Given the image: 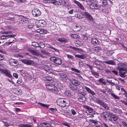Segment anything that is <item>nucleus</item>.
<instances>
[{
  "instance_id": "1",
  "label": "nucleus",
  "mask_w": 127,
  "mask_h": 127,
  "mask_svg": "<svg viewBox=\"0 0 127 127\" xmlns=\"http://www.w3.org/2000/svg\"><path fill=\"white\" fill-rule=\"evenodd\" d=\"M118 69L119 70L120 76L122 77H125L127 76V65L123 63H119L118 64Z\"/></svg>"
},
{
  "instance_id": "2",
  "label": "nucleus",
  "mask_w": 127,
  "mask_h": 127,
  "mask_svg": "<svg viewBox=\"0 0 127 127\" xmlns=\"http://www.w3.org/2000/svg\"><path fill=\"white\" fill-rule=\"evenodd\" d=\"M68 102H69L68 100L66 99L62 98H59L57 101L58 104L62 107H64L68 106V105H66L68 104Z\"/></svg>"
},
{
  "instance_id": "3",
  "label": "nucleus",
  "mask_w": 127,
  "mask_h": 127,
  "mask_svg": "<svg viewBox=\"0 0 127 127\" xmlns=\"http://www.w3.org/2000/svg\"><path fill=\"white\" fill-rule=\"evenodd\" d=\"M81 14L83 17H81V18H86L91 21H92L94 20L92 15L87 12H83Z\"/></svg>"
},
{
  "instance_id": "4",
  "label": "nucleus",
  "mask_w": 127,
  "mask_h": 127,
  "mask_svg": "<svg viewBox=\"0 0 127 127\" xmlns=\"http://www.w3.org/2000/svg\"><path fill=\"white\" fill-rule=\"evenodd\" d=\"M86 93L85 92H81L79 94V97L78 98V100L80 102H83L86 100Z\"/></svg>"
},
{
  "instance_id": "5",
  "label": "nucleus",
  "mask_w": 127,
  "mask_h": 127,
  "mask_svg": "<svg viewBox=\"0 0 127 127\" xmlns=\"http://www.w3.org/2000/svg\"><path fill=\"white\" fill-rule=\"evenodd\" d=\"M50 60L53 61L55 64L60 65L62 63V60L59 58L55 57H51L50 58Z\"/></svg>"
},
{
  "instance_id": "6",
  "label": "nucleus",
  "mask_w": 127,
  "mask_h": 127,
  "mask_svg": "<svg viewBox=\"0 0 127 127\" xmlns=\"http://www.w3.org/2000/svg\"><path fill=\"white\" fill-rule=\"evenodd\" d=\"M19 22L20 23L26 24H29L28 25V26L29 28L31 29L33 28V25L32 24L30 23L29 24V21L27 19L25 18H23L21 20H20Z\"/></svg>"
},
{
  "instance_id": "7",
  "label": "nucleus",
  "mask_w": 127,
  "mask_h": 127,
  "mask_svg": "<svg viewBox=\"0 0 127 127\" xmlns=\"http://www.w3.org/2000/svg\"><path fill=\"white\" fill-rule=\"evenodd\" d=\"M2 72L5 74V76L9 78H11L12 76L11 75L10 71L7 69H0V73Z\"/></svg>"
},
{
  "instance_id": "8",
  "label": "nucleus",
  "mask_w": 127,
  "mask_h": 127,
  "mask_svg": "<svg viewBox=\"0 0 127 127\" xmlns=\"http://www.w3.org/2000/svg\"><path fill=\"white\" fill-rule=\"evenodd\" d=\"M102 116L107 121H111V113L109 112L108 114L106 112H104L102 113Z\"/></svg>"
},
{
  "instance_id": "9",
  "label": "nucleus",
  "mask_w": 127,
  "mask_h": 127,
  "mask_svg": "<svg viewBox=\"0 0 127 127\" xmlns=\"http://www.w3.org/2000/svg\"><path fill=\"white\" fill-rule=\"evenodd\" d=\"M32 15L34 17H37L40 16L41 14V12L38 9L34 8L32 11Z\"/></svg>"
},
{
  "instance_id": "10",
  "label": "nucleus",
  "mask_w": 127,
  "mask_h": 127,
  "mask_svg": "<svg viewBox=\"0 0 127 127\" xmlns=\"http://www.w3.org/2000/svg\"><path fill=\"white\" fill-rule=\"evenodd\" d=\"M21 61L23 63L28 65H33L34 64V62L31 60L24 59Z\"/></svg>"
},
{
  "instance_id": "11",
  "label": "nucleus",
  "mask_w": 127,
  "mask_h": 127,
  "mask_svg": "<svg viewBox=\"0 0 127 127\" xmlns=\"http://www.w3.org/2000/svg\"><path fill=\"white\" fill-rule=\"evenodd\" d=\"M9 64L11 66H16L18 64V61L17 60L11 58L8 60Z\"/></svg>"
},
{
  "instance_id": "12",
  "label": "nucleus",
  "mask_w": 127,
  "mask_h": 127,
  "mask_svg": "<svg viewBox=\"0 0 127 127\" xmlns=\"http://www.w3.org/2000/svg\"><path fill=\"white\" fill-rule=\"evenodd\" d=\"M69 80L70 82L71 83V84L78 86L80 85V82L76 79L72 78L69 79Z\"/></svg>"
},
{
  "instance_id": "13",
  "label": "nucleus",
  "mask_w": 127,
  "mask_h": 127,
  "mask_svg": "<svg viewBox=\"0 0 127 127\" xmlns=\"http://www.w3.org/2000/svg\"><path fill=\"white\" fill-rule=\"evenodd\" d=\"M60 78L61 80L64 81H66L67 80H69L67 74L64 73H60L59 74Z\"/></svg>"
},
{
  "instance_id": "14",
  "label": "nucleus",
  "mask_w": 127,
  "mask_h": 127,
  "mask_svg": "<svg viewBox=\"0 0 127 127\" xmlns=\"http://www.w3.org/2000/svg\"><path fill=\"white\" fill-rule=\"evenodd\" d=\"M90 7L92 9H97L99 8L100 7L97 4L95 3H92L90 5Z\"/></svg>"
},
{
  "instance_id": "15",
  "label": "nucleus",
  "mask_w": 127,
  "mask_h": 127,
  "mask_svg": "<svg viewBox=\"0 0 127 127\" xmlns=\"http://www.w3.org/2000/svg\"><path fill=\"white\" fill-rule=\"evenodd\" d=\"M73 1L76 4L80 9L83 10L85 11V9L84 8V7L82 4L79 2L75 0H74Z\"/></svg>"
},
{
  "instance_id": "16",
  "label": "nucleus",
  "mask_w": 127,
  "mask_h": 127,
  "mask_svg": "<svg viewBox=\"0 0 127 127\" xmlns=\"http://www.w3.org/2000/svg\"><path fill=\"white\" fill-rule=\"evenodd\" d=\"M54 94L59 95L60 94V90L59 89H58L56 87L53 88L52 91Z\"/></svg>"
},
{
  "instance_id": "17",
  "label": "nucleus",
  "mask_w": 127,
  "mask_h": 127,
  "mask_svg": "<svg viewBox=\"0 0 127 127\" xmlns=\"http://www.w3.org/2000/svg\"><path fill=\"white\" fill-rule=\"evenodd\" d=\"M85 89L87 92L91 94L92 95H95V96H96V95L95 93L94 92L92 91L89 88L87 87H85Z\"/></svg>"
},
{
  "instance_id": "18",
  "label": "nucleus",
  "mask_w": 127,
  "mask_h": 127,
  "mask_svg": "<svg viewBox=\"0 0 127 127\" xmlns=\"http://www.w3.org/2000/svg\"><path fill=\"white\" fill-rule=\"evenodd\" d=\"M91 42L92 44L95 45H98L100 43L98 40L95 37H93L92 39Z\"/></svg>"
},
{
  "instance_id": "19",
  "label": "nucleus",
  "mask_w": 127,
  "mask_h": 127,
  "mask_svg": "<svg viewBox=\"0 0 127 127\" xmlns=\"http://www.w3.org/2000/svg\"><path fill=\"white\" fill-rule=\"evenodd\" d=\"M39 24L40 27H44L46 25L47 23L46 21L43 20H40L39 21Z\"/></svg>"
},
{
  "instance_id": "20",
  "label": "nucleus",
  "mask_w": 127,
  "mask_h": 127,
  "mask_svg": "<svg viewBox=\"0 0 127 127\" xmlns=\"http://www.w3.org/2000/svg\"><path fill=\"white\" fill-rule=\"evenodd\" d=\"M78 86L71 83H69V87L71 90L72 91L77 90L78 88Z\"/></svg>"
},
{
  "instance_id": "21",
  "label": "nucleus",
  "mask_w": 127,
  "mask_h": 127,
  "mask_svg": "<svg viewBox=\"0 0 127 127\" xmlns=\"http://www.w3.org/2000/svg\"><path fill=\"white\" fill-rule=\"evenodd\" d=\"M50 3H52L55 5H61L60 2L59 1L56 0H51Z\"/></svg>"
},
{
  "instance_id": "22",
  "label": "nucleus",
  "mask_w": 127,
  "mask_h": 127,
  "mask_svg": "<svg viewBox=\"0 0 127 127\" xmlns=\"http://www.w3.org/2000/svg\"><path fill=\"white\" fill-rule=\"evenodd\" d=\"M55 87L54 85L51 84H47L46 85V88L47 90L50 91L51 92H52L53 88Z\"/></svg>"
},
{
  "instance_id": "23",
  "label": "nucleus",
  "mask_w": 127,
  "mask_h": 127,
  "mask_svg": "<svg viewBox=\"0 0 127 127\" xmlns=\"http://www.w3.org/2000/svg\"><path fill=\"white\" fill-rule=\"evenodd\" d=\"M36 32L41 34H44L47 33V31L46 30L43 29H39L37 30Z\"/></svg>"
},
{
  "instance_id": "24",
  "label": "nucleus",
  "mask_w": 127,
  "mask_h": 127,
  "mask_svg": "<svg viewBox=\"0 0 127 127\" xmlns=\"http://www.w3.org/2000/svg\"><path fill=\"white\" fill-rule=\"evenodd\" d=\"M75 57L81 58L82 59H84L86 58V56L84 55L76 54L75 55Z\"/></svg>"
},
{
  "instance_id": "25",
  "label": "nucleus",
  "mask_w": 127,
  "mask_h": 127,
  "mask_svg": "<svg viewBox=\"0 0 127 127\" xmlns=\"http://www.w3.org/2000/svg\"><path fill=\"white\" fill-rule=\"evenodd\" d=\"M75 44L76 46L77 47L82 46L83 45V43L82 41L79 40L76 41L75 42Z\"/></svg>"
},
{
  "instance_id": "26",
  "label": "nucleus",
  "mask_w": 127,
  "mask_h": 127,
  "mask_svg": "<svg viewBox=\"0 0 127 127\" xmlns=\"http://www.w3.org/2000/svg\"><path fill=\"white\" fill-rule=\"evenodd\" d=\"M64 94L68 98L70 97L71 96V92L69 91H65L64 93Z\"/></svg>"
},
{
  "instance_id": "27",
  "label": "nucleus",
  "mask_w": 127,
  "mask_h": 127,
  "mask_svg": "<svg viewBox=\"0 0 127 127\" xmlns=\"http://www.w3.org/2000/svg\"><path fill=\"white\" fill-rule=\"evenodd\" d=\"M57 40L61 42H66L68 41L67 39L63 37L59 38L57 39Z\"/></svg>"
},
{
  "instance_id": "28",
  "label": "nucleus",
  "mask_w": 127,
  "mask_h": 127,
  "mask_svg": "<svg viewBox=\"0 0 127 127\" xmlns=\"http://www.w3.org/2000/svg\"><path fill=\"white\" fill-rule=\"evenodd\" d=\"M41 52L44 55H48L49 53L48 50L46 49H42L40 50Z\"/></svg>"
},
{
  "instance_id": "29",
  "label": "nucleus",
  "mask_w": 127,
  "mask_h": 127,
  "mask_svg": "<svg viewBox=\"0 0 127 127\" xmlns=\"http://www.w3.org/2000/svg\"><path fill=\"white\" fill-rule=\"evenodd\" d=\"M15 36V35H2L0 37V38L1 39H3L8 37H12Z\"/></svg>"
},
{
  "instance_id": "30",
  "label": "nucleus",
  "mask_w": 127,
  "mask_h": 127,
  "mask_svg": "<svg viewBox=\"0 0 127 127\" xmlns=\"http://www.w3.org/2000/svg\"><path fill=\"white\" fill-rule=\"evenodd\" d=\"M69 48H70V49H72L75 50H76L78 51L81 52L83 50L82 49H79L78 48H76L75 47H73L71 46H69Z\"/></svg>"
},
{
  "instance_id": "31",
  "label": "nucleus",
  "mask_w": 127,
  "mask_h": 127,
  "mask_svg": "<svg viewBox=\"0 0 127 127\" xmlns=\"http://www.w3.org/2000/svg\"><path fill=\"white\" fill-rule=\"evenodd\" d=\"M91 72L93 75L94 76L95 78H97L99 76V74L96 72H95L94 70L91 71Z\"/></svg>"
},
{
  "instance_id": "32",
  "label": "nucleus",
  "mask_w": 127,
  "mask_h": 127,
  "mask_svg": "<svg viewBox=\"0 0 127 127\" xmlns=\"http://www.w3.org/2000/svg\"><path fill=\"white\" fill-rule=\"evenodd\" d=\"M38 104L40 106L44 107H46V108H48L49 106V105L45 104L40 102H38Z\"/></svg>"
},
{
  "instance_id": "33",
  "label": "nucleus",
  "mask_w": 127,
  "mask_h": 127,
  "mask_svg": "<svg viewBox=\"0 0 127 127\" xmlns=\"http://www.w3.org/2000/svg\"><path fill=\"white\" fill-rule=\"evenodd\" d=\"M94 101H95V102L97 103L100 104V103H101L102 101L99 100L98 98H96L95 97L94 98Z\"/></svg>"
},
{
  "instance_id": "34",
  "label": "nucleus",
  "mask_w": 127,
  "mask_h": 127,
  "mask_svg": "<svg viewBox=\"0 0 127 127\" xmlns=\"http://www.w3.org/2000/svg\"><path fill=\"white\" fill-rule=\"evenodd\" d=\"M93 49L94 52H98L101 49L99 47H96L93 48Z\"/></svg>"
},
{
  "instance_id": "35",
  "label": "nucleus",
  "mask_w": 127,
  "mask_h": 127,
  "mask_svg": "<svg viewBox=\"0 0 127 127\" xmlns=\"http://www.w3.org/2000/svg\"><path fill=\"white\" fill-rule=\"evenodd\" d=\"M32 45L35 47H38L39 45V44L37 42H33L32 43Z\"/></svg>"
},
{
  "instance_id": "36",
  "label": "nucleus",
  "mask_w": 127,
  "mask_h": 127,
  "mask_svg": "<svg viewBox=\"0 0 127 127\" xmlns=\"http://www.w3.org/2000/svg\"><path fill=\"white\" fill-rule=\"evenodd\" d=\"M112 118L113 120L116 122L117 120L118 119V117L116 115H112Z\"/></svg>"
},
{
  "instance_id": "37",
  "label": "nucleus",
  "mask_w": 127,
  "mask_h": 127,
  "mask_svg": "<svg viewBox=\"0 0 127 127\" xmlns=\"http://www.w3.org/2000/svg\"><path fill=\"white\" fill-rule=\"evenodd\" d=\"M71 69L73 71H74L77 73H80V71L78 69H76L75 68H72Z\"/></svg>"
},
{
  "instance_id": "38",
  "label": "nucleus",
  "mask_w": 127,
  "mask_h": 127,
  "mask_svg": "<svg viewBox=\"0 0 127 127\" xmlns=\"http://www.w3.org/2000/svg\"><path fill=\"white\" fill-rule=\"evenodd\" d=\"M86 112L87 113H89V114L91 115H93V114H95V111L93 109V110H91V111L90 110L89 111L87 112Z\"/></svg>"
},
{
  "instance_id": "39",
  "label": "nucleus",
  "mask_w": 127,
  "mask_h": 127,
  "mask_svg": "<svg viewBox=\"0 0 127 127\" xmlns=\"http://www.w3.org/2000/svg\"><path fill=\"white\" fill-rule=\"evenodd\" d=\"M43 66L45 70L46 71H48L50 69V68L49 66L47 65H44Z\"/></svg>"
},
{
  "instance_id": "40",
  "label": "nucleus",
  "mask_w": 127,
  "mask_h": 127,
  "mask_svg": "<svg viewBox=\"0 0 127 127\" xmlns=\"http://www.w3.org/2000/svg\"><path fill=\"white\" fill-rule=\"evenodd\" d=\"M95 96V95H89L88 98L91 101H94V98Z\"/></svg>"
},
{
  "instance_id": "41",
  "label": "nucleus",
  "mask_w": 127,
  "mask_h": 127,
  "mask_svg": "<svg viewBox=\"0 0 127 127\" xmlns=\"http://www.w3.org/2000/svg\"><path fill=\"white\" fill-rule=\"evenodd\" d=\"M32 54L36 56H38L39 55V54L38 53L36 52V51L33 50V51H32Z\"/></svg>"
},
{
  "instance_id": "42",
  "label": "nucleus",
  "mask_w": 127,
  "mask_h": 127,
  "mask_svg": "<svg viewBox=\"0 0 127 127\" xmlns=\"http://www.w3.org/2000/svg\"><path fill=\"white\" fill-rule=\"evenodd\" d=\"M122 125L121 126H123L124 127H127V123L124 121H121Z\"/></svg>"
},
{
  "instance_id": "43",
  "label": "nucleus",
  "mask_w": 127,
  "mask_h": 127,
  "mask_svg": "<svg viewBox=\"0 0 127 127\" xmlns=\"http://www.w3.org/2000/svg\"><path fill=\"white\" fill-rule=\"evenodd\" d=\"M39 47L40 48H44L45 47V45L44 44L42 43H39Z\"/></svg>"
},
{
  "instance_id": "44",
  "label": "nucleus",
  "mask_w": 127,
  "mask_h": 127,
  "mask_svg": "<svg viewBox=\"0 0 127 127\" xmlns=\"http://www.w3.org/2000/svg\"><path fill=\"white\" fill-rule=\"evenodd\" d=\"M112 96L114 98L117 99H120V98L118 96L116 95H115L114 94H112Z\"/></svg>"
},
{
  "instance_id": "45",
  "label": "nucleus",
  "mask_w": 127,
  "mask_h": 127,
  "mask_svg": "<svg viewBox=\"0 0 127 127\" xmlns=\"http://www.w3.org/2000/svg\"><path fill=\"white\" fill-rule=\"evenodd\" d=\"M85 108L88 110L86 111L87 112L89 111L90 110L91 111V110H93V109L88 106H85Z\"/></svg>"
},
{
  "instance_id": "46",
  "label": "nucleus",
  "mask_w": 127,
  "mask_h": 127,
  "mask_svg": "<svg viewBox=\"0 0 127 127\" xmlns=\"http://www.w3.org/2000/svg\"><path fill=\"white\" fill-rule=\"evenodd\" d=\"M107 83L109 84H111V78L110 77H108L107 78Z\"/></svg>"
},
{
  "instance_id": "47",
  "label": "nucleus",
  "mask_w": 127,
  "mask_h": 127,
  "mask_svg": "<svg viewBox=\"0 0 127 127\" xmlns=\"http://www.w3.org/2000/svg\"><path fill=\"white\" fill-rule=\"evenodd\" d=\"M102 6H105V5H107V2L106 0H103L102 2Z\"/></svg>"
},
{
  "instance_id": "48",
  "label": "nucleus",
  "mask_w": 127,
  "mask_h": 127,
  "mask_svg": "<svg viewBox=\"0 0 127 127\" xmlns=\"http://www.w3.org/2000/svg\"><path fill=\"white\" fill-rule=\"evenodd\" d=\"M113 111L115 113H118L119 111V109L117 108H115L113 110Z\"/></svg>"
},
{
  "instance_id": "49",
  "label": "nucleus",
  "mask_w": 127,
  "mask_h": 127,
  "mask_svg": "<svg viewBox=\"0 0 127 127\" xmlns=\"http://www.w3.org/2000/svg\"><path fill=\"white\" fill-rule=\"evenodd\" d=\"M91 123L95 124L96 125H98V122L97 121L91 120Z\"/></svg>"
},
{
  "instance_id": "50",
  "label": "nucleus",
  "mask_w": 127,
  "mask_h": 127,
  "mask_svg": "<svg viewBox=\"0 0 127 127\" xmlns=\"http://www.w3.org/2000/svg\"><path fill=\"white\" fill-rule=\"evenodd\" d=\"M67 57L69 59H72L74 58V57L71 55L69 54H67Z\"/></svg>"
},
{
  "instance_id": "51",
  "label": "nucleus",
  "mask_w": 127,
  "mask_h": 127,
  "mask_svg": "<svg viewBox=\"0 0 127 127\" xmlns=\"http://www.w3.org/2000/svg\"><path fill=\"white\" fill-rule=\"evenodd\" d=\"M78 35L76 34H72L71 35V36L73 38H76Z\"/></svg>"
},
{
  "instance_id": "52",
  "label": "nucleus",
  "mask_w": 127,
  "mask_h": 127,
  "mask_svg": "<svg viewBox=\"0 0 127 127\" xmlns=\"http://www.w3.org/2000/svg\"><path fill=\"white\" fill-rule=\"evenodd\" d=\"M52 112H55L57 111V109L56 108H51L49 109Z\"/></svg>"
},
{
  "instance_id": "53",
  "label": "nucleus",
  "mask_w": 127,
  "mask_h": 127,
  "mask_svg": "<svg viewBox=\"0 0 127 127\" xmlns=\"http://www.w3.org/2000/svg\"><path fill=\"white\" fill-rule=\"evenodd\" d=\"M4 126L6 127H8L10 125V123H7L6 122H4Z\"/></svg>"
},
{
  "instance_id": "54",
  "label": "nucleus",
  "mask_w": 127,
  "mask_h": 127,
  "mask_svg": "<svg viewBox=\"0 0 127 127\" xmlns=\"http://www.w3.org/2000/svg\"><path fill=\"white\" fill-rule=\"evenodd\" d=\"M22 79L19 78L17 80V83L19 84H20L22 82Z\"/></svg>"
},
{
  "instance_id": "55",
  "label": "nucleus",
  "mask_w": 127,
  "mask_h": 127,
  "mask_svg": "<svg viewBox=\"0 0 127 127\" xmlns=\"http://www.w3.org/2000/svg\"><path fill=\"white\" fill-rule=\"evenodd\" d=\"M100 104L102 106V107H103L104 108H105L106 107V106H107L106 104H104V103L102 102V101L101 102V103H100Z\"/></svg>"
},
{
  "instance_id": "56",
  "label": "nucleus",
  "mask_w": 127,
  "mask_h": 127,
  "mask_svg": "<svg viewBox=\"0 0 127 127\" xmlns=\"http://www.w3.org/2000/svg\"><path fill=\"white\" fill-rule=\"evenodd\" d=\"M105 70V72L107 73H111V69L110 68L109 69L107 68H106Z\"/></svg>"
},
{
  "instance_id": "57",
  "label": "nucleus",
  "mask_w": 127,
  "mask_h": 127,
  "mask_svg": "<svg viewBox=\"0 0 127 127\" xmlns=\"http://www.w3.org/2000/svg\"><path fill=\"white\" fill-rule=\"evenodd\" d=\"M71 111L72 114L73 115H74L76 114V112L73 109H71Z\"/></svg>"
},
{
  "instance_id": "58",
  "label": "nucleus",
  "mask_w": 127,
  "mask_h": 127,
  "mask_svg": "<svg viewBox=\"0 0 127 127\" xmlns=\"http://www.w3.org/2000/svg\"><path fill=\"white\" fill-rule=\"evenodd\" d=\"M75 75H76L77 77L80 79H83L82 76L80 74H78L74 73Z\"/></svg>"
},
{
  "instance_id": "59",
  "label": "nucleus",
  "mask_w": 127,
  "mask_h": 127,
  "mask_svg": "<svg viewBox=\"0 0 127 127\" xmlns=\"http://www.w3.org/2000/svg\"><path fill=\"white\" fill-rule=\"evenodd\" d=\"M13 76L16 78H18V74L16 73H13Z\"/></svg>"
},
{
  "instance_id": "60",
  "label": "nucleus",
  "mask_w": 127,
  "mask_h": 127,
  "mask_svg": "<svg viewBox=\"0 0 127 127\" xmlns=\"http://www.w3.org/2000/svg\"><path fill=\"white\" fill-rule=\"evenodd\" d=\"M64 5L65 6H68L70 5V4L67 2H65V4H64Z\"/></svg>"
},
{
  "instance_id": "61",
  "label": "nucleus",
  "mask_w": 127,
  "mask_h": 127,
  "mask_svg": "<svg viewBox=\"0 0 127 127\" xmlns=\"http://www.w3.org/2000/svg\"><path fill=\"white\" fill-rule=\"evenodd\" d=\"M12 32L11 31H10L9 32H3L2 33L3 34H8L10 33H11Z\"/></svg>"
},
{
  "instance_id": "62",
  "label": "nucleus",
  "mask_w": 127,
  "mask_h": 127,
  "mask_svg": "<svg viewBox=\"0 0 127 127\" xmlns=\"http://www.w3.org/2000/svg\"><path fill=\"white\" fill-rule=\"evenodd\" d=\"M104 62L108 64H111V60L104 61Z\"/></svg>"
},
{
  "instance_id": "63",
  "label": "nucleus",
  "mask_w": 127,
  "mask_h": 127,
  "mask_svg": "<svg viewBox=\"0 0 127 127\" xmlns=\"http://www.w3.org/2000/svg\"><path fill=\"white\" fill-rule=\"evenodd\" d=\"M16 1L19 3H23L25 2L26 1V0H16Z\"/></svg>"
},
{
  "instance_id": "64",
  "label": "nucleus",
  "mask_w": 127,
  "mask_h": 127,
  "mask_svg": "<svg viewBox=\"0 0 127 127\" xmlns=\"http://www.w3.org/2000/svg\"><path fill=\"white\" fill-rule=\"evenodd\" d=\"M76 29L75 30L76 31H78L80 30V28L79 26H76Z\"/></svg>"
}]
</instances>
